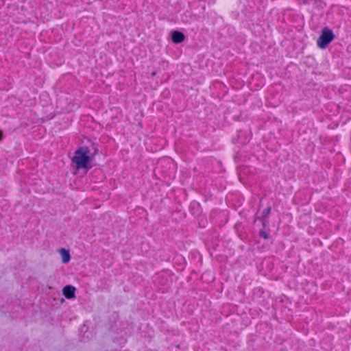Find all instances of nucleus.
<instances>
[{
    "label": "nucleus",
    "instance_id": "f257e3e1",
    "mask_svg": "<svg viewBox=\"0 0 351 351\" xmlns=\"http://www.w3.org/2000/svg\"><path fill=\"white\" fill-rule=\"evenodd\" d=\"M95 155V154L92 153L88 147L82 146L75 150L72 162L76 169L88 170L91 168L90 163Z\"/></svg>",
    "mask_w": 351,
    "mask_h": 351
},
{
    "label": "nucleus",
    "instance_id": "f03ea898",
    "mask_svg": "<svg viewBox=\"0 0 351 351\" xmlns=\"http://www.w3.org/2000/svg\"><path fill=\"white\" fill-rule=\"evenodd\" d=\"M335 34L328 27H324L317 38V45L320 49H325L334 40Z\"/></svg>",
    "mask_w": 351,
    "mask_h": 351
},
{
    "label": "nucleus",
    "instance_id": "7ed1b4c3",
    "mask_svg": "<svg viewBox=\"0 0 351 351\" xmlns=\"http://www.w3.org/2000/svg\"><path fill=\"white\" fill-rule=\"evenodd\" d=\"M75 288L71 285H66L62 289L64 297L67 299H72L75 297Z\"/></svg>",
    "mask_w": 351,
    "mask_h": 351
},
{
    "label": "nucleus",
    "instance_id": "20e7f679",
    "mask_svg": "<svg viewBox=\"0 0 351 351\" xmlns=\"http://www.w3.org/2000/svg\"><path fill=\"white\" fill-rule=\"evenodd\" d=\"M184 35L180 32L174 31L171 33L172 41L174 43L178 44L182 43V41H184Z\"/></svg>",
    "mask_w": 351,
    "mask_h": 351
},
{
    "label": "nucleus",
    "instance_id": "39448f33",
    "mask_svg": "<svg viewBox=\"0 0 351 351\" xmlns=\"http://www.w3.org/2000/svg\"><path fill=\"white\" fill-rule=\"evenodd\" d=\"M59 253L61 256L62 261L63 263H67L70 261L71 256L69 250L64 248H61L59 250Z\"/></svg>",
    "mask_w": 351,
    "mask_h": 351
},
{
    "label": "nucleus",
    "instance_id": "423d86ee",
    "mask_svg": "<svg viewBox=\"0 0 351 351\" xmlns=\"http://www.w3.org/2000/svg\"><path fill=\"white\" fill-rule=\"evenodd\" d=\"M260 236L264 239H268L269 238V234L266 232L261 230L260 232Z\"/></svg>",
    "mask_w": 351,
    "mask_h": 351
},
{
    "label": "nucleus",
    "instance_id": "0eeeda50",
    "mask_svg": "<svg viewBox=\"0 0 351 351\" xmlns=\"http://www.w3.org/2000/svg\"><path fill=\"white\" fill-rule=\"evenodd\" d=\"M270 208H267L265 211H264V215L266 217L269 215V212H270Z\"/></svg>",
    "mask_w": 351,
    "mask_h": 351
}]
</instances>
